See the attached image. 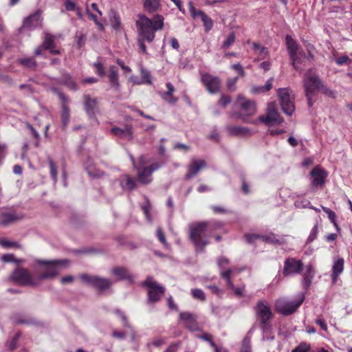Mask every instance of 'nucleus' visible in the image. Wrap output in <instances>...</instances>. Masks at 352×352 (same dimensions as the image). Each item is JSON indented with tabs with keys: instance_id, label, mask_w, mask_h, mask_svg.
<instances>
[{
	"instance_id": "nucleus-1",
	"label": "nucleus",
	"mask_w": 352,
	"mask_h": 352,
	"mask_svg": "<svg viewBox=\"0 0 352 352\" xmlns=\"http://www.w3.org/2000/svg\"><path fill=\"white\" fill-rule=\"evenodd\" d=\"M135 25L138 32L137 42L139 48L144 54H147L146 43H151L155 37V32L164 28V17L157 14L153 19L141 14L138 15Z\"/></svg>"
},
{
	"instance_id": "nucleus-2",
	"label": "nucleus",
	"mask_w": 352,
	"mask_h": 352,
	"mask_svg": "<svg viewBox=\"0 0 352 352\" xmlns=\"http://www.w3.org/2000/svg\"><path fill=\"white\" fill-rule=\"evenodd\" d=\"M222 223L219 221H202L192 225L190 228V239L194 243L197 252H204L206 246L210 243L206 233L212 228H219Z\"/></svg>"
},
{
	"instance_id": "nucleus-3",
	"label": "nucleus",
	"mask_w": 352,
	"mask_h": 352,
	"mask_svg": "<svg viewBox=\"0 0 352 352\" xmlns=\"http://www.w3.org/2000/svg\"><path fill=\"white\" fill-rule=\"evenodd\" d=\"M10 279L20 286L34 287L39 284L38 276H34L30 270L24 267H16L10 274Z\"/></svg>"
},
{
	"instance_id": "nucleus-4",
	"label": "nucleus",
	"mask_w": 352,
	"mask_h": 352,
	"mask_svg": "<svg viewBox=\"0 0 352 352\" xmlns=\"http://www.w3.org/2000/svg\"><path fill=\"white\" fill-rule=\"evenodd\" d=\"M147 161L144 155L139 157V166L136 167L138 171V179L143 184H148L151 182V175L153 172L157 170L161 164L159 162H153L149 166H146Z\"/></svg>"
},
{
	"instance_id": "nucleus-5",
	"label": "nucleus",
	"mask_w": 352,
	"mask_h": 352,
	"mask_svg": "<svg viewBox=\"0 0 352 352\" xmlns=\"http://www.w3.org/2000/svg\"><path fill=\"white\" fill-rule=\"evenodd\" d=\"M241 109V112L236 113L234 115L241 118L245 123L256 124L257 120L250 119V116L256 113L255 102L250 100H244L241 95H239L236 102Z\"/></svg>"
},
{
	"instance_id": "nucleus-6",
	"label": "nucleus",
	"mask_w": 352,
	"mask_h": 352,
	"mask_svg": "<svg viewBox=\"0 0 352 352\" xmlns=\"http://www.w3.org/2000/svg\"><path fill=\"white\" fill-rule=\"evenodd\" d=\"M256 317L259 320V327L263 333H268L272 328V313L267 304L258 301L255 307Z\"/></svg>"
},
{
	"instance_id": "nucleus-7",
	"label": "nucleus",
	"mask_w": 352,
	"mask_h": 352,
	"mask_svg": "<svg viewBox=\"0 0 352 352\" xmlns=\"http://www.w3.org/2000/svg\"><path fill=\"white\" fill-rule=\"evenodd\" d=\"M67 261L65 260H36V264L42 266L45 270L43 273L38 276V278H39V283L43 280L52 278L56 276L58 274V267L63 265Z\"/></svg>"
},
{
	"instance_id": "nucleus-8",
	"label": "nucleus",
	"mask_w": 352,
	"mask_h": 352,
	"mask_svg": "<svg viewBox=\"0 0 352 352\" xmlns=\"http://www.w3.org/2000/svg\"><path fill=\"white\" fill-rule=\"evenodd\" d=\"M142 286L148 289V300L151 303L160 301L165 293V288L154 281L151 276L146 278L142 283Z\"/></svg>"
},
{
	"instance_id": "nucleus-9",
	"label": "nucleus",
	"mask_w": 352,
	"mask_h": 352,
	"mask_svg": "<svg viewBox=\"0 0 352 352\" xmlns=\"http://www.w3.org/2000/svg\"><path fill=\"white\" fill-rule=\"evenodd\" d=\"M303 83L305 91V95H310L320 91L323 88V82L319 76L313 72L312 69H309L305 74L303 77Z\"/></svg>"
},
{
	"instance_id": "nucleus-10",
	"label": "nucleus",
	"mask_w": 352,
	"mask_h": 352,
	"mask_svg": "<svg viewBox=\"0 0 352 352\" xmlns=\"http://www.w3.org/2000/svg\"><path fill=\"white\" fill-rule=\"evenodd\" d=\"M278 96L283 111L288 116H292L295 110V105L290 89L280 88L278 90Z\"/></svg>"
},
{
	"instance_id": "nucleus-11",
	"label": "nucleus",
	"mask_w": 352,
	"mask_h": 352,
	"mask_svg": "<svg viewBox=\"0 0 352 352\" xmlns=\"http://www.w3.org/2000/svg\"><path fill=\"white\" fill-rule=\"evenodd\" d=\"M304 298L297 301H290L285 298H279L275 302L276 311L284 316H289L296 311L302 305Z\"/></svg>"
},
{
	"instance_id": "nucleus-12",
	"label": "nucleus",
	"mask_w": 352,
	"mask_h": 352,
	"mask_svg": "<svg viewBox=\"0 0 352 352\" xmlns=\"http://www.w3.org/2000/svg\"><path fill=\"white\" fill-rule=\"evenodd\" d=\"M303 268L304 264L302 260L294 257H287L284 261L282 273L284 277H289L301 274Z\"/></svg>"
},
{
	"instance_id": "nucleus-13",
	"label": "nucleus",
	"mask_w": 352,
	"mask_h": 352,
	"mask_svg": "<svg viewBox=\"0 0 352 352\" xmlns=\"http://www.w3.org/2000/svg\"><path fill=\"white\" fill-rule=\"evenodd\" d=\"M200 80L206 91L210 94H214L220 91L221 80L218 76L206 72L201 74Z\"/></svg>"
},
{
	"instance_id": "nucleus-14",
	"label": "nucleus",
	"mask_w": 352,
	"mask_h": 352,
	"mask_svg": "<svg viewBox=\"0 0 352 352\" xmlns=\"http://www.w3.org/2000/svg\"><path fill=\"white\" fill-rule=\"evenodd\" d=\"M311 188L315 190L321 188L325 184L327 172L320 165L316 166L309 173Z\"/></svg>"
},
{
	"instance_id": "nucleus-15",
	"label": "nucleus",
	"mask_w": 352,
	"mask_h": 352,
	"mask_svg": "<svg viewBox=\"0 0 352 352\" xmlns=\"http://www.w3.org/2000/svg\"><path fill=\"white\" fill-rule=\"evenodd\" d=\"M80 279L87 284L93 286L100 292H103L111 287L112 282L105 278L97 276H91L87 274H83L80 276Z\"/></svg>"
},
{
	"instance_id": "nucleus-16",
	"label": "nucleus",
	"mask_w": 352,
	"mask_h": 352,
	"mask_svg": "<svg viewBox=\"0 0 352 352\" xmlns=\"http://www.w3.org/2000/svg\"><path fill=\"white\" fill-rule=\"evenodd\" d=\"M258 120L267 126H270L273 123L280 124L284 121L283 118L276 111L275 105L273 103L268 104L267 114L260 116Z\"/></svg>"
},
{
	"instance_id": "nucleus-17",
	"label": "nucleus",
	"mask_w": 352,
	"mask_h": 352,
	"mask_svg": "<svg viewBox=\"0 0 352 352\" xmlns=\"http://www.w3.org/2000/svg\"><path fill=\"white\" fill-rule=\"evenodd\" d=\"M23 219V215L14 210L3 208L0 210V226L6 227Z\"/></svg>"
},
{
	"instance_id": "nucleus-18",
	"label": "nucleus",
	"mask_w": 352,
	"mask_h": 352,
	"mask_svg": "<svg viewBox=\"0 0 352 352\" xmlns=\"http://www.w3.org/2000/svg\"><path fill=\"white\" fill-rule=\"evenodd\" d=\"M189 12L192 18L199 17L203 23L206 32H209L213 27V21L205 12L200 10H196L192 1L188 3Z\"/></svg>"
},
{
	"instance_id": "nucleus-19",
	"label": "nucleus",
	"mask_w": 352,
	"mask_h": 352,
	"mask_svg": "<svg viewBox=\"0 0 352 352\" xmlns=\"http://www.w3.org/2000/svg\"><path fill=\"white\" fill-rule=\"evenodd\" d=\"M285 42L288 53L292 60V65L294 69L298 70L296 64L298 63V45L296 41L290 35H287L285 37Z\"/></svg>"
},
{
	"instance_id": "nucleus-20",
	"label": "nucleus",
	"mask_w": 352,
	"mask_h": 352,
	"mask_svg": "<svg viewBox=\"0 0 352 352\" xmlns=\"http://www.w3.org/2000/svg\"><path fill=\"white\" fill-rule=\"evenodd\" d=\"M85 110L89 118L95 117L98 112V100L97 98L91 97L89 94L83 96Z\"/></svg>"
},
{
	"instance_id": "nucleus-21",
	"label": "nucleus",
	"mask_w": 352,
	"mask_h": 352,
	"mask_svg": "<svg viewBox=\"0 0 352 352\" xmlns=\"http://www.w3.org/2000/svg\"><path fill=\"white\" fill-rule=\"evenodd\" d=\"M232 270L228 269L224 271L221 272V277L225 280L226 285L228 288L232 289L234 295L237 297H242L243 296V291H244V287H236L233 283V281L231 278V274H232Z\"/></svg>"
},
{
	"instance_id": "nucleus-22",
	"label": "nucleus",
	"mask_w": 352,
	"mask_h": 352,
	"mask_svg": "<svg viewBox=\"0 0 352 352\" xmlns=\"http://www.w3.org/2000/svg\"><path fill=\"white\" fill-rule=\"evenodd\" d=\"M41 21V10H37L34 13L26 17L23 21V28L29 30L36 29Z\"/></svg>"
},
{
	"instance_id": "nucleus-23",
	"label": "nucleus",
	"mask_w": 352,
	"mask_h": 352,
	"mask_svg": "<svg viewBox=\"0 0 352 352\" xmlns=\"http://www.w3.org/2000/svg\"><path fill=\"white\" fill-rule=\"evenodd\" d=\"M179 318L184 322L186 328L190 331H195L198 330V322L197 321V316L189 312H182L179 314Z\"/></svg>"
},
{
	"instance_id": "nucleus-24",
	"label": "nucleus",
	"mask_w": 352,
	"mask_h": 352,
	"mask_svg": "<svg viewBox=\"0 0 352 352\" xmlns=\"http://www.w3.org/2000/svg\"><path fill=\"white\" fill-rule=\"evenodd\" d=\"M344 260L343 258L338 257L334 259L331 274V280L333 284L338 281L339 276L344 271Z\"/></svg>"
},
{
	"instance_id": "nucleus-25",
	"label": "nucleus",
	"mask_w": 352,
	"mask_h": 352,
	"mask_svg": "<svg viewBox=\"0 0 352 352\" xmlns=\"http://www.w3.org/2000/svg\"><path fill=\"white\" fill-rule=\"evenodd\" d=\"M206 166L204 160H193L188 167V172L185 175L186 179H189L195 175L201 168Z\"/></svg>"
},
{
	"instance_id": "nucleus-26",
	"label": "nucleus",
	"mask_w": 352,
	"mask_h": 352,
	"mask_svg": "<svg viewBox=\"0 0 352 352\" xmlns=\"http://www.w3.org/2000/svg\"><path fill=\"white\" fill-rule=\"evenodd\" d=\"M42 45L44 50H48L51 54L56 55L60 54V50L56 49L54 36L50 33L45 34Z\"/></svg>"
},
{
	"instance_id": "nucleus-27",
	"label": "nucleus",
	"mask_w": 352,
	"mask_h": 352,
	"mask_svg": "<svg viewBox=\"0 0 352 352\" xmlns=\"http://www.w3.org/2000/svg\"><path fill=\"white\" fill-rule=\"evenodd\" d=\"M315 276V270L311 264H309L305 267V271L302 274V284L305 290H307L312 283V280Z\"/></svg>"
},
{
	"instance_id": "nucleus-28",
	"label": "nucleus",
	"mask_w": 352,
	"mask_h": 352,
	"mask_svg": "<svg viewBox=\"0 0 352 352\" xmlns=\"http://www.w3.org/2000/svg\"><path fill=\"white\" fill-rule=\"evenodd\" d=\"M226 129L229 135L234 137H245L251 133L250 129L240 126L228 125Z\"/></svg>"
},
{
	"instance_id": "nucleus-29",
	"label": "nucleus",
	"mask_w": 352,
	"mask_h": 352,
	"mask_svg": "<svg viewBox=\"0 0 352 352\" xmlns=\"http://www.w3.org/2000/svg\"><path fill=\"white\" fill-rule=\"evenodd\" d=\"M111 132L116 136L122 138H125L129 140H131L133 136L131 127L128 125H126L123 129L120 127H113L111 129Z\"/></svg>"
},
{
	"instance_id": "nucleus-30",
	"label": "nucleus",
	"mask_w": 352,
	"mask_h": 352,
	"mask_svg": "<svg viewBox=\"0 0 352 352\" xmlns=\"http://www.w3.org/2000/svg\"><path fill=\"white\" fill-rule=\"evenodd\" d=\"M112 274L116 276L119 280H128L133 281V276L125 267H116L112 269Z\"/></svg>"
},
{
	"instance_id": "nucleus-31",
	"label": "nucleus",
	"mask_w": 352,
	"mask_h": 352,
	"mask_svg": "<svg viewBox=\"0 0 352 352\" xmlns=\"http://www.w3.org/2000/svg\"><path fill=\"white\" fill-rule=\"evenodd\" d=\"M108 77L111 86L118 89L120 87L118 70L115 65H111L109 67Z\"/></svg>"
},
{
	"instance_id": "nucleus-32",
	"label": "nucleus",
	"mask_w": 352,
	"mask_h": 352,
	"mask_svg": "<svg viewBox=\"0 0 352 352\" xmlns=\"http://www.w3.org/2000/svg\"><path fill=\"white\" fill-rule=\"evenodd\" d=\"M144 10L151 14L159 9L160 3L159 0H142Z\"/></svg>"
},
{
	"instance_id": "nucleus-33",
	"label": "nucleus",
	"mask_w": 352,
	"mask_h": 352,
	"mask_svg": "<svg viewBox=\"0 0 352 352\" xmlns=\"http://www.w3.org/2000/svg\"><path fill=\"white\" fill-rule=\"evenodd\" d=\"M261 239L265 243L273 245H281L283 243V239H280L277 234L272 232L264 235L261 234Z\"/></svg>"
},
{
	"instance_id": "nucleus-34",
	"label": "nucleus",
	"mask_w": 352,
	"mask_h": 352,
	"mask_svg": "<svg viewBox=\"0 0 352 352\" xmlns=\"http://www.w3.org/2000/svg\"><path fill=\"white\" fill-rule=\"evenodd\" d=\"M18 63L25 68L32 70H36L37 63L33 57L21 58L18 60Z\"/></svg>"
},
{
	"instance_id": "nucleus-35",
	"label": "nucleus",
	"mask_w": 352,
	"mask_h": 352,
	"mask_svg": "<svg viewBox=\"0 0 352 352\" xmlns=\"http://www.w3.org/2000/svg\"><path fill=\"white\" fill-rule=\"evenodd\" d=\"M60 116L62 127L65 129L70 121V109L68 105L62 106Z\"/></svg>"
},
{
	"instance_id": "nucleus-36",
	"label": "nucleus",
	"mask_w": 352,
	"mask_h": 352,
	"mask_svg": "<svg viewBox=\"0 0 352 352\" xmlns=\"http://www.w3.org/2000/svg\"><path fill=\"white\" fill-rule=\"evenodd\" d=\"M85 169L89 176L93 178H100L105 175L104 171L95 168L91 166H87Z\"/></svg>"
},
{
	"instance_id": "nucleus-37",
	"label": "nucleus",
	"mask_w": 352,
	"mask_h": 352,
	"mask_svg": "<svg viewBox=\"0 0 352 352\" xmlns=\"http://www.w3.org/2000/svg\"><path fill=\"white\" fill-rule=\"evenodd\" d=\"M272 81L273 78H270L265 83L264 86H258L254 87L252 88L253 93L258 94V93H264L270 91L272 87Z\"/></svg>"
},
{
	"instance_id": "nucleus-38",
	"label": "nucleus",
	"mask_w": 352,
	"mask_h": 352,
	"mask_svg": "<svg viewBox=\"0 0 352 352\" xmlns=\"http://www.w3.org/2000/svg\"><path fill=\"white\" fill-rule=\"evenodd\" d=\"M140 74L142 79L141 81H134V83L137 85H140L142 83L151 85L152 83L149 72L144 68H142L140 70Z\"/></svg>"
},
{
	"instance_id": "nucleus-39",
	"label": "nucleus",
	"mask_w": 352,
	"mask_h": 352,
	"mask_svg": "<svg viewBox=\"0 0 352 352\" xmlns=\"http://www.w3.org/2000/svg\"><path fill=\"white\" fill-rule=\"evenodd\" d=\"M47 161H48L49 166H50V175H51L52 179L54 180V182H56L57 177H58V170H57V167L56 166V164L50 157H47Z\"/></svg>"
},
{
	"instance_id": "nucleus-40",
	"label": "nucleus",
	"mask_w": 352,
	"mask_h": 352,
	"mask_svg": "<svg viewBox=\"0 0 352 352\" xmlns=\"http://www.w3.org/2000/svg\"><path fill=\"white\" fill-rule=\"evenodd\" d=\"M190 293L192 297L195 300H198L201 302H204L206 300V295L204 291L201 289H192Z\"/></svg>"
},
{
	"instance_id": "nucleus-41",
	"label": "nucleus",
	"mask_w": 352,
	"mask_h": 352,
	"mask_svg": "<svg viewBox=\"0 0 352 352\" xmlns=\"http://www.w3.org/2000/svg\"><path fill=\"white\" fill-rule=\"evenodd\" d=\"M0 245L6 248L20 249L21 245L16 241H10L6 239H0Z\"/></svg>"
},
{
	"instance_id": "nucleus-42",
	"label": "nucleus",
	"mask_w": 352,
	"mask_h": 352,
	"mask_svg": "<svg viewBox=\"0 0 352 352\" xmlns=\"http://www.w3.org/2000/svg\"><path fill=\"white\" fill-rule=\"evenodd\" d=\"M26 127L30 131L33 138L35 140L34 145L36 147L39 146L40 135L38 131L30 123H26Z\"/></svg>"
},
{
	"instance_id": "nucleus-43",
	"label": "nucleus",
	"mask_w": 352,
	"mask_h": 352,
	"mask_svg": "<svg viewBox=\"0 0 352 352\" xmlns=\"http://www.w3.org/2000/svg\"><path fill=\"white\" fill-rule=\"evenodd\" d=\"M236 39L235 33L234 32H230L227 38L223 41L222 44V48L228 49L230 45H232Z\"/></svg>"
},
{
	"instance_id": "nucleus-44",
	"label": "nucleus",
	"mask_w": 352,
	"mask_h": 352,
	"mask_svg": "<svg viewBox=\"0 0 352 352\" xmlns=\"http://www.w3.org/2000/svg\"><path fill=\"white\" fill-rule=\"evenodd\" d=\"M63 78L64 80L65 84L67 85L70 89L74 90L77 89V85L75 81L72 79V76L69 74H64Z\"/></svg>"
},
{
	"instance_id": "nucleus-45",
	"label": "nucleus",
	"mask_w": 352,
	"mask_h": 352,
	"mask_svg": "<svg viewBox=\"0 0 352 352\" xmlns=\"http://www.w3.org/2000/svg\"><path fill=\"white\" fill-rule=\"evenodd\" d=\"M161 98L163 100L168 104L175 105L178 102V98L173 96V94L166 95V92L161 94Z\"/></svg>"
},
{
	"instance_id": "nucleus-46",
	"label": "nucleus",
	"mask_w": 352,
	"mask_h": 352,
	"mask_svg": "<svg viewBox=\"0 0 352 352\" xmlns=\"http://www.w3.org/2000/svg\"><path fill=\"white\" fill-rule=\"evenodd\" d=\"M156 236L159 241L165 247L167 248L168 244L167 243L165 234L161 228H158L156 232Z\"/></svg>"
},
{
	"instance_id": "nucleus-47",
	"label": "nucleus",
	"mask_w": 352,
	"mask_h": 352,
	"mask_svg": "<svg viewBox=\"0 0 352 352\" xmlns=\"http://www.w3.org/2000/svg\"><path fill=\"white\" fill-rule=\"evenodd\" d=\"M311 349V346L307 342H300L292 352H309Z\"/></svg>"
},
{
	"instance_id": "nucleus-48",
	"label": "nucleus",
	"mask_w": 352,
	"mask_h": 352,
	"mask_svg": "<svg viewBox=\"0 0 352 352\" xmlns=\"http://www.w3.org/2000/svg\"><path fill=\"white\" fill-rule=\"evenodd\" d=\"M124 177L125 181H126L125 188L129 190H132L135 189L136 187L135 181L131 177H130L129 175H125Z\"/></svg>"
},
{
	"instance_id": "nucleus-49",
	"label": "nucleus",
	"mask_w": 352,
	"mask_h": 352,
	"mask_svg": "<svg viewBox=\"0 0 352 352\" xmlns=\"http://www.w3.org/2000/svg\"><path fill=\"white\" fill-rule=\"evenodd\" d=\"M93 67L96 69V74L99 76L104 77L106 75L104 67L100 62L94 63Z\"/></svg>"
},
{
	"instance_id": "nucleus-50",
	"label": "nucleus",
	"mask_w": 352,
	"mask_h": 352,
	"mask_svg": "<svg viewBox=\"0 0 352 352\" xmlns=\"http://www.w3.org/2000/svg\"><path fill=\"white\" fill-rule=\"evenodd\" d=\"M318 234V224H316L309 233V235L307 239V243H310L313 242L317 238Z\"/></svg>"
},
{
	"instance_id": "nucleus-51",
	"label": "nucleus",
	"mask_w": 352,
	"mask_h": 352,
	"mask_svg": "<svg viewBox=\"0 0 352 352\" xmlns=\"http://www.w3.org/2000/svg\"><path fill=\"white\" fill-rule=\"evenodd\" d=\"M21 336V333L17 332L14 336L12 338V340L8 344V349L10 351H14L17 347V342Z\"/></svg>"
},
{
	"instance_id": "nucleus-52",
	"label": "nucleus",
	"mask_w": 352,
	"mask_h": 352,
	"mask_svg": "<svg viewBox=\"0 0 352 352\" xmlns=\"http://www.w3.org/2000/svg\"><path fill=\"white\" fill-rule=\"evenodd\" d=\"M238 80H239L238 77L231 78H228L227 80L226 86H227V89L230 91H233L235 90V85H236Z\"/></svg>"
},
{
	"instance_id": "nucleus-53",
	"label": "nucleus",
	"mask_w": 352,
	"mask_h": 352,
	"mask_svg": "<svg viewBox=\"0 0 352 352\" xmlns=\"http://www.w3.org/2000/svg\"><path fill=\"white\" fill-rule=\"evenodd\" d=\"M231 102V98L229 96L222 94L218 101V103L223 108L226 107Z\"/></svg>"
},
{
	"instance_id": "nucleus-54",
	"label": "nucleus",
	"mask_w": 352,
	"mask_h": 352,
	"mask_svg": "<svg viewBox=\"0 0 352 352\" xmlns=\"http://www.w3.org/2000/svg\"><path fill=\"white\" fill-rule=\"evenodd\" d=\"M322 210L328 215V218L331 223H335L336 221V214L329 208L322 206Z\"/></svg>"
},
{
	"instance_id": "nucleus-55",
	"label": "nucleus",
	"mask_w": 352,
	"mask_h": 352,
	"mask_svg": "<svg viewBox=\"0 0 352 352\" xmlns=\"http://www.w3.org/2000/svg\"><path fill=\"white\" fill-rule=\"evenodd\" d=\"M151 208V204L148 201V200L147 199L146 204H144L142 206V210L147 219H151V214H150Z\"/></svg>"
},
{
	"instance_id": "nucleus-56",
	"label": "nucleus",
	"mask_w": 352,
	"mask_h": 352,
	"mask_svg": "<svg viewBox=\"0 0 352 352\" xmlns=\"http://www.w3.org/2000/svg\"><path fill=\"white\" fill-rule=\"evenodd\" d=\"M64 6L67 11H74L78 7L76 3L71 0H65Z\"/></svg>"
},
{
	"instance_id": "nucleus-57",
	"label": "nucleus",
	"mask_w": 352,
	"mask_h": 352,
	"mask_svg": "<svg viewBox=\"0 0 352 352\" xmlns=\"http://www.w3.org/2000/svg\"><path fill=\"white\" fill-rule=\"evenodd\" d=\"M245 237L248 243H254L256 239H261V234H246Z\"/></svg>"
},
{
	"instance_id": "nucleus-58",
	"label": "nucleus",
	"mask_w": 352,
	"mask_h": 352,
	"mask_svg": "<svg viewBox=\"0 0 352 352\" xmlns=\"http://www.w3.org/2000/svg\"><path fill=\"white\" fill-rule=\"evenodd\" d=\"M336 63L338 65H342L344 64L350 63L351 60L347 56H342L336 58Z\"/></svg>"
},
{
	"instance_id": "nucleus-59",
	"label": "nucleus",
	"mask_w": 352,
	"mask_h": 352,
	"mask_svg": "<svg viewBox=\"0 0 352 352\" xmlns=\"http://www.w3.org/2000/svg\"><path fill=\"white\" fill-rule=\"evenodd\" d=\"M207 287L208 289H209L212 294L217 296H221L223 294L221 290L214 285H208L207 286Z\"/></svg>"
},
{
	"instance_id": "nucleus-60",
	"label": "nucleus",
	"mask_w": 352,
	"mask_h": 352,
	"mask_svg": "<svg viewBox=\"0 0 352 352\" xmlns=\"http://www.w3.org/2000/svg\"><path fill=\"white\" fill-rule=\"evenodd\" d=\"M211 209L215 214H226L228 212V210L219 206H211Z\"/></svg>"
},
{
	"instance_id": "nucleus-61",
	"label": "nucleus",
	"mask_w": 352,
	"mask_h": 352,
	"mask_svg": "<svg viewBox=\"0 0 352 352\" xmlns=\"http://www.w3.org/2000/svg\"><path fill=\"white\" fill-rule=\"evenodd\" d=\"M76 37L77 39V46L78 48H81L85 43V36L82 34H77Z\"/></svg>"
},
{
	"instance_id": "nucleus-62",
	"label": "nucleus",
	"mask_w": 352,
	"mask_h": 352,
	"mask_svg": "<svg viewBox=\"0 0 352 352\" xmlns=\"http://www.w3.org/2000/svg\"><path fill=\"white\" fill-rule=\"evenodd\" d=\"M232 68L233 69H234L235 71H236L240 76L243 77L245 76V71L241 64H239V63L234 64L232 66Z\"/></svg>"
},
{
	"instance_id": "nucleus-63",
	"label": "nucleus",
	"mask_w": 352,
	"mask_h": 352,
	"mask_svg": "<svg viewBox=\"0 0 352 352\" xmlns=\"http://www.w3.org/2000/svg\"><path fill=\"white\" fill-rule=\"evenodd\" d=\"M241 180L242 182L241 190H242L243 193L247 195L250 192L249 186L247 184V182H245L244 176L241 177Z\"/></svg>"
},
{
	"instance_id": "nucleus-64",
	"label": "nucleus",
	"mask_w": 352,
	"mask_h": 352,
	"mask_svg": "<svg viewBox=\"0 0 352 352\" xmlns=\"http://www.w3.org/2000/svg\"><path fill=\"white\" fill-rule=\"evenodd\" d=\"M310 204V201L307 199H304L300 201L299 200H297L295 202V205L297 208H308Z\"/></svg>"
}]
</instances>
